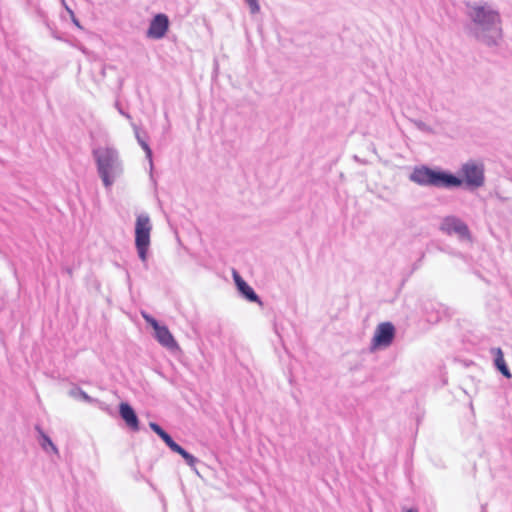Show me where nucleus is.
<instances>
[{
	"label": "nucleus",
	"instance_id": "obj_3",
	"mask_svg": "<svg viewBox=\"0 0 512 512\" xmlns=\"http://www.w3.org/2000/svg\"><path fill=\"white\" fill-rule=\"evenodd\" d=\"M460 187L476 190L485 184V166L479 160L470 159L464 162L459 169Z\"/></svg>",
	"mask_w": 512,
	"mask_h": 512
},
{
	"label": "nucleus",
	"instance_id": "obj_21",
	"mask_svg": "<svg viewBox=\"0 0 512 512\" xmlns=\"http://www.w3.org/2000/svg\"><path fill=\"white\" fill-rule=\"evenodd\" d=\"M407 512H417V511H414V510H411V509H410V510H408Z\"/></svg>",
	"mask_w": 512,
	"mask_h": 512
},
{
	"label": "nucleus",
	"instance_id": "obj_17",
	"mask_svg": "<svg viewBox=\"0 0 512 512\" xmlns=\"http://www.w3.org/2000/svg\"><path fill=\"white\" fill-rule=\"evenodd\" d=\"M69 395L73 398H79L85 402L91 403L94 401L92 397H90L85 391L78 387H74L69 391Z\"/></svg>",
	"mask_w": 512,
	"mask_h": 512
},
{
	"label": "nucleus",
	"instance_id": "obj_4",
	"mask_svg": "<svg viewBox=\"0 0 512 512\" xmlns=\"http://www.w3.org/2000/svg\"><path fill=\"white\" fill-rule=\"evenodd\" d=\"M152 222L147 213H140L135 221V247L138 257L143 263L147 262L151 244Z\"/></svg>",
	"mask_w": 512,
	"mask_h": 512
},
{
	"label": "nucleus",
	"instance_id": "obj_1",
	"mask_svg": "<svg viewBox=\"0 0 512 512\" xmlns=\"http://www.w3.org/2000/svg\"><path fill=\"white\" fill-rule=\"evenodd\" d=\"M468 31L479 43L497 47L503 40L502 17L497 6L487 1H473L466 4Z\"/></svg>",
	"mask_w": 512,
	"mask_h": 512
},
{
	"label": "nucleus",
	"instance_id": "obj_14",
	"mask_svg": "<svg viewBox=\"0 0 512 512\" xmlns=\"http://www.w3.org/2000/svg\"><path fill=\"white\" fill-rule=\"evenodd\" d=\"M492 352L495 354V366L506 377L511 378L512 375L504 360L503 352L500 348H494Z\"/></svg>",
	"mask_w": 512,
	"mask_h": 512
},
{
	"label": "nucleus",
	"instance_id": "obj_9",
	"mask_svg": "<svg viewBox=\"0 0 512 512\" xmlns=\"http://www.w3.org/2000/svg\"><path fill=\"white\" fill-rule=\"evenodd\" d=\"M441 230L447 234H455L460 238L468 237V228L466 224L456 217H447L441 224Z\"/></svg>",
	"mask_w": 512,
	"mask_h": 512
},
{
	"label": "nucleus",
	"instance_id": "obj_8",
	"mask_svg": "<svg viewBox=\"0 0 512 512\" xmlns=\"http://www.w3.org/2000/svg\"><path fill=\"white\" fill-rule=\"evenodd\" d=\"M170 21L166 14L158 13L150 21L146 37L153 40L164 38L169 30Z\"/></svg>",
	"mask_w": 512,
	"mask_h": 512
},
{
	"label": "nucleus",
	"instance_id": "obj_11",
	"mask_svg": "<svg viewBox=\"0 0 512 512\" xmlns=\"http://www.w3.org/2000/svg\"><path fill=\"white\" fill-rule=\"evenodd\" d=\"M459 177L443 170H435L433 187L437 188H459Z\"/></svg>",
	"mask_w": 512,
	"mask_h": 512
},
{
	"label": "nucleus",
	"instance_id": "obj_10",
	"mask_svg": "<svg viewBox=\"0 0 512 512\" xmlns=\"http://www.w3.org/2000/svg\"><path fill=\"white\" fill-rule=\"evenodd\" d=\"M435 169L427 166L415 167L409 179L421 186H433Z\"/></svg>",
	"mask_w": 512,
	"mask_h": 512
},
{
	"label": "nucleus",
	"instance_id": "obj_18",
	"mask_svg": "<svg viewBox=\"0 0 512 512\" xmlns=\"http://www.w3.org/2000/svg\"><path fill=\"white\" fill-rule=\"evenodd\" d=\"M248 5L250 12L256 14L260 11V5L258 0H244Z\"/></svg>",
	"mask_w": 512,
	"mask_h": 512
},
{
	"label": "nucleus",
	"instance_id": "obj_13",
	"mask_svg": "<svg viewBox=\"0 0 512 512\" xmlns=\"http://www.w3.org/2000/svg\"><path fill=\"white\" fill-rule=\"evenodd\" d=\"M119 413L129 428L134 431L139 430L138 417L133 408L128 403L123 402L119 405Z\"/></svg>",
	"mask_w": 512,
	"mask_h": 512
},
{
	"label": "nucleus",
	"instance_id": "obj_7",
	"mask_svg": "<svg viewBox=\"0 0 512 512\" xmlns=\"http://www.w3.org/2000/svg\"><path fill=\"white\" fill-rule=\"evenodd\" d=\"M395 337V327L391 322H382L377 325L371 340V349L377 350L389 347Z\"/></svg>",
	"mask_w": 512,
	"mask_h": 512
},
{
	"label": "nucleus",
	"instance_id": "obj_15",
	"mask_svg": "<svg viewBox=\"0 0 512 512\" xmlns=\"http://www.w3.org/2000/svg\"><path fill=\"white\" fill-rule=\"evenodd\" d=\"M39 431V444L41 446V448L49 453V452H52L54 454H58L59 451H58V448L56 447V445L52 442L51 438L45 434L42 430L38 429Z\"/></svg>",
	"mask_w": 512,
	"mask_h": 512
},
{
	"label": "nucleus",
	"instance_id": "obj_2",
	"mask_svg": "<svg viewBox=\"0 0 512 512\" xmlns=\"http://www.w3.org/2000/svg\"><path fill=\"white\" fill-rule=\"evenodd\" d=\"M97 173L106 190L112 186L124 173V164L119 151L113 147H101L93 150Z\"/></svg>",
	"mask_w": 512,
	"mask_h": 512
},
{
	"label": "nucleus",
	"instance_id": "obj_19",
	"mask_svg": "<svg viewBox=\"0 0 512 512\" xmlns=\"http://www.w3.org/2000/svg\"><path fill=\"white\" fill-rule=\"evenodd\" d=\"M61 1H62V4L65 6V9L67 10V12L70 14L73 23L76 26L80 27L78 20L75 18L74 12L66 5L65 0H61Z\"/></svg>",
	"mask_w": 512,
	"mask_h": 512
},
{
	"label": "nucleus",
	"instance_id": "obj_12",
	"mask_svg": "<svg viewBox=\"0 0 512 512\" xmlns=\"http://www.w3.org/2000/svg\"><path fill=\"white\" fill-rule=\"evenodd\" d=\"M233 279L238 291L250 302L261 304V301L255 291L244 281L237 271H233Z\"/></svg>",
	"mask_w": 512,
	"mask_h": 512
},
{
	"label": "nucleus",
	"instance_id": "obj_16",
	"mask_svg": "<svg viewBox=\"0 0 512 512\" xmlns=\"http://www.w3.org/2000/svg\"><path fill=\"white\" fill-rule=\"evenodd\" d=\"M131 126L134 130L135 137H136L139 145L145 151L146 157L150 164V170L152 171V169H153L152 151H151L149 145L141 138V136L139 134V128L134 123H131Z\"/></svg>",
	"mask_w": 512,
	"mask_h": 512
},
{
	"label": "nucleus",
	"instance_id": "obj_20",
	"mask_svg": "<svg viewBox=\"0 0 512 512\" xmlns=\"http://www.w3.org/2000/svg\"><path fill=\"white\" fill-rule=\"evenodd\" d=\"M120 113H121L122 115H124L126 118L131 119V117H130V115H129V114L124 113V112H123V111H121V110H120Z\"/></svg>",
	"mask_w": 512,
	"mask_h": 512
},
{
	"label": "nucleus",
	"instance_id": "obj_5",
	"mask_svg": "<svg viewBox=\"0 0 512 512\" xmlns=\"http://www.w3.org/2000/svg\"><path fill=\"white\" fill-rule=\"evenodd\" d=\"M141 315L146 323L153 328L154 338L161 346L170 351H176L179 349L178 343L166 325L160 324L155 318L146 312H141Z\"/></svg>",
	"mask_w": 512,
	"mask_h": 512
},
{
	"label": "nucleus",
	"instance_id": "obj_6",
	"mask_svg": "<svg viewBox=\"0 0 512 512\" xmlns=\"http://www.w3.org/2000/svg\"><path fill=\"white\" fill-rule=\"evenodd\" d=\"M149 427L155 432L164 442L165 444L175 453L182 456L188 466L194 468L197 459L192 454L188 453L185 449H183L180 445H178L171 436L165 432L157 423L150 422Z\"/></svg>",
	"mask_w": 512,
	"mask_h": 512
}]
</instances>
